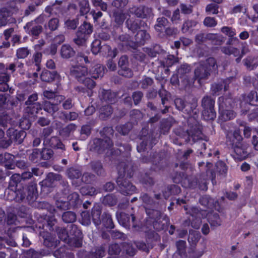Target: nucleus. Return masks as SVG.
<instances>
[{
  "label": "nucleus",
  "instance_id": "48",
  "mask_svg": "<svg viewBox=\"0 0 258 258\" xmlns=\"http://www.w3.org/2000/svg\"><path fill=\"white\" fill-rule=\"evenodd\" d=\"M26 105L27 106L26 108V112L31 115L37 114L39 111L41 110L42 108V105L39 102Z\"/></svg>",
  "mask_w": 258,
  "mask_h": 258
},
{
  "label": "nucleus",
  "instance_id": "61",
  "mask_svg": "<svg viewBox=\"0 0 258 258\" xmlns=\"http://www.w3.org/2000/svg\"><path fill=\"white\" fill-rule=\"evenodd\" d=\"M58 114L60 115L59 116L60 119H63L64 117L66 120L70 121L77 119L79 116L78 114L75 112H70L69 113H66L63 111H60L58 112Z\"/></svg>",
  "mask_w": 258,
  "mask_h": 258
},
{
  "label": "nucleus",
  "instance_id": "58",
  "mask_svg": "<svg viewBox=\"0 0 258 258\" xmlns=\"http://www.w3.org/2000/svg\"><path fill=\"white\" fill-rule=\"evenodd\" d=\"M197 24V22L196 21L187 19L183 22L181 27V31L183 33H187L190 29L195 27Z\"/></svg>",
  "mask_w": 258,
  "mask_h": 258
},
{
  "label": "nucleus",
  "instance_id": "38",
  "mask_svg": "<svg viewBox=\"0 0 258 258\" xmlns=\"http://www.w3.org/2000/svg\"><path fill=\"white\" fill-rule=\"evenodd\" d=\"M26 253L31 258H42L48 254V251L44 249L36 250L33 248H30Z\"/></svg>",
  "mask_w": 258,
  "mask_h": 258
},
{
  "label": "nucleus",
  "instance_id": "55",
  "mask_svg": "<svg viewBox=\"0 0 258 258\" xmlns=\"http://www.w3.org/2000/svg\"><path fill=\"white\" fill-rule=\"evenodd\" d=\"M92 169L98 175H103L104 173V170L103 168L102 163L99 161H94L90 163Z\"/></svg>",
  "mask_w": 258,
  "mask_h": 258
},
{
  "label": "nucleus",
  "instance_id": "14",
  "mask_svg": "<svg viewBox=\"0 0 258 258\" xmlns=\"http://www.w3.org/2000/svg\"><path fill=\"white\" fill-rule=\"evenodd\" d=\"M128 12L135 15L137 18H146L153 14L152 9L145 6L137 7L133 6L128 9Z\"/></svg>",
  "mask_w": 258,
  "mask_h": 258
},
{
  "label": "nucleus",
  "instance_id": "16",
  "mask_svg": "<svg viewBox=\"0 0 258 258\" xmlns=\"http://www.w3.org/2000/svg\"><path fill=\"white\" fill-rule=\"evenodd\" d=\"M247 148V145L242 142L238 145L232 149L233 153L231 154V156L235 160L241 161L244 160L248 155Z\"/></svg>",
  "mask_w": 258,
  "mask_h": 258
},
{
  "label": "nucleus",
  "instance_id": "36",
  "mask_svg": "<svg viewBox=\"0 0 258 258\" xmlns=\"http://www.w3.org/2000/svg\"><path fill=\"white\" fill-rule=\"evenodd\" d=\"M43 109L44 111L50 114L53 117L55 118L54 115V113L59 110V108L56 103H52L50 101H44L43 104Z\"/></svg>",
  "mask_w": 258,
  "mask_h": 258
},
{
  "label": "nucleus",
  "instance_id": "21",
  "mask_svg": "<svg viewBox=\"0 0 258 258\" xmlns=\"http://www.w3.org/2000/svg\"><path fill=\"white\" fill-rule=\"evenodd\" d=\"M150 38V34L145 30H138L134 36V40L132 41V47L135 48L136 44L143 45Z\"/></svg>",
  "mask_w": 258,
  "mask_h": 258
},
{
  "label": "nucleus",
  "instance_id": "51",
  "mask_svg": "<svg viewBox=\"0 0 258 258\" xmlns=\"http://www.w3.org/2000/svg\"><path fill=\"white\" fill-rule=\"evenodd\" d=\"M30 54L31 50L28 47H23L17 49L16 56L18 59H25Z\"/></svg>",
  "mask_w": 258,
  "mask_h": 258
},
{
  "label": "nucleus",
  "instance_id": "44",
  "mask_svg": "<svg viewBox=\"0 0 258 258\" xmlns=\"http://www.w3.org/2000/svg\"><path fill=\"white\" fill-rule=\"evenodd\" d=\"M220 113V117L223 121H227L232 119L235 117V112L231 109L219 110Z\"/></svg>",
  "mask_w": 258,
  "mask_h": 258
},
{
  "label": "nucleus",
  "instance_id": "11",
  "mask_svg": "<svg viewBox=\"0 0 258 258\" xmlns=\"http://www.w3.org/2000/svg\"><path fill=\"white\" fill-rule=\"evenodd\" d=\"M44 22L43 16L40 15L35 20L28 22L24 27L29 35L38 37L42 32V27L40 25Z\"/></svg>",
  "mask_w": 258,
  "mask_h": 258
},
{
  "label": "nucleus",
  "instance_id": "60",
  "mask_svg": "<svg viewBox=\"0 0 258 258\" xmlns=\"http://www.w3.org/2000/svg\"><path fill=\"white\" fill-rule=\"evenodd\" d=\"M67 174L68 177L72 179H78L82 176L81 171L74 167L68 169L67 170Z\"/></svg>",
  "mask_w": 258,
  "mask_h": 258
},
{
  "label": "nucleus",
  "instance_id": "56",
  "mask_svg": "<svg viewBox=\"0 0 258 258\" xmlns=\"http://www.w3.org/2000/svg\"><path fill=\"white\" fill-rule=\"evenodd\" d=\"M102 203L105 205L113 206L117 203V198L115 195H105L104 197Z\"/></svg>",
  "mask_w": 258,
  "mask_h": 258
},
{
  "label": "nucleus",
  "instance_id": "45",
  "mask_svg": "<svg viewBox=\"0 0 258 258\" xmlns=\"http://www.w3.org/2000/svg\"><path fill=\"white\" fill-rule=\"evenodd\" d=\"M168 23V20L164 17H159L157 19L154 28L157 32H162Z\"/></svg>",
  "mask_w": 258,
  "mask_h": 258
},
{
  "label": "nucleus",
  "instance_id": "41",
  "mask_svg": "<svg viewBox=\"0 0 258 258\" xmlns=\"http://www.w3.org/2000/svg\"><path fill=\"white\" fill-rule=\"evenodd\" d=\"M68 199H70L71 209L75 210L81 207L82 200L80 199L79 195H69Z\"/></svg>",
  "mask_w": 258,
  "mask_h": 258
},
{
  "label": "nucleus",
  "instance_id": "33",
  "mask_svg": "<svg viewBox=\"0 0 258 258\" xmlns=\"http://www.w3.org/2000/svg\"><path fill=\"white\" fill-rule=\"evenodd\" d=\"M244 65L249 70H253L258 66V56H248L243 59Z\"/></svg>",
  "mask_w": 258,
  "mask_h": 258
},
{
  "label": "nucleus",
  "instance_id": "7",
  "mask_svg": "<svg viewBox=\"0 0 258 258\" xmlns=\"http://www.w3.org/2000/svg\"><path fill=\"white\" fill-rule=\"evenodd\" d=\"M92 30V26L90 23L84 22L76 32L73 42L78 46L84 45Z\"/></svg>",
  "mask_w": 258,
  "mask_h": 258
},
{
  "label": "nucleus",
  "instance_id": "10",
  "mask_svg": "<svg viewBox=\"0 0 258 258\" xmlns=\"http://www.w3.org/2000/svg\"><path fill=\"white\" fill-rule=\"evenodd\" d=\"M116 218L119 223L125 228H129L131 223H132L133 227L138 231H142L143 230L142 224L137 225L135 224L136 216L135 214H131L121 212L119 214L118 212L116 214Z\"/></svg>",
  "mask_w": 258,
  "mask_h": 258
},
{
  "label": "nucleus",
  "instance_id": "49",
  "mask_svg": "<svg viewBox=\"0 0 258 258\" xmlns=\"http://www.w3.org/2000/svg\"><path fill=\"white\" fill-rule=\"evenodd\" d=\"M50 146L53 148L60 149L62 151L66 150L64 145L57 137H52L50 139Z\"/></svg>",
  "mask_w": 258,
  "mask_h": 258
},
{
  "label": "nucleus",
  "instance_id": "26",
  "mask_svg": "<svg viewBox=\"0 0 258 258\" xmlns=\"http://www.w3.org/2000/svg\"><path fill=\"white\" fill-rule=\"evenodd\" d=\"M230 83V79H227L225 80H222L217 83L213 84L211 86V91L213 94H219L223 89L224 91L228 89V85Z\"/></svg>",
  "mask_w": 258,
  "mask_h": 258
},
{
  "label": "nucleus",
  "instance_id": "47",
  "mask_svg": "<svg viewBox=\"0 0 258 258\" xmlns=\"http://www.w3.org/2000/svg\"><path fill=\"white\" fill-rule=\"evenodd\" d=\"M56 75L57 73L54 71L50 72L45 70L42 72L40 78L43 82H50L54 80Z\"/></svg>",
  "mask_w": 258,
  "mask_h": 258
},
{
  "label": "nucleus",
  "instance_id": "20",
  "mask_svg": "<svg viewBox=\"0 0 258 258\" xmlns=\"http://www.w3.org/2000/svg\"><path fill=\"white\" fill-rule=\"evenodd\" d=\"M102 210V206L98 204H95L91 209L92 221L96 226H99L101 224Z\"/></svg>",
  "mask_w": 258,
  "mask_h": 258
},
{
  "label": "nucleus",
  "instance_id": "59",
  "mask_svg": "<svg viewBox=\"0 0 258 258\" xmlns=\"http://www.w3.org/2000/svg\"><path fill=\"white\" fill-rule=\"evenodd\" d=\"M10 15V12L6 9L3 8L0 12V27L7 25L8 20V18Z\"/></svg>",
  "mask_w": 258,
  "mask_h": 258
},
{
  "label": "nucleus",
  "instance_id": "2",
  "mask_svg": "<svg viewBox=\"0 0 258 258\" xmlns=\"http://www.w3.org/2000/svg\"><path fill=\"white\" fill-rule=\"evenodd\" d=\"M38 222L35 226L36 228L43 229L45 227L52 232L56 233L60 240L67 242L69 240V233L66 228L56 225L57 220L54 215L43 214L38 219Z\"/></svg>",
  "mask_w": 258,
  "mask_h": 258
},
{
  "label": "nucleus",
  "instance_id": "42",
  "mask_svg": "<svg viewBox=\"0 0 258 258\" xmlns=\"http://www.w3.org/2000/svg\"><path fill=\"white\" fill-rule=\"evenodd\" d=\"M112 112L113 109L110 105H103L100 108L99 117L103 120H105L111 116Z\"/></svg>",
  "mask_w": 258,
  "mask_h": 258
},
{
  "label": "nucleus",
  "instance_id": "19",
  "mask_svg": "<svg viewBox=\"0 0 258 258\" xmlns=\"http://www.w3.org/2000/svg\"><path fill=\"white\" fill-rule=\"evenodd\" d=\"M88 74V69L82 66H72L70 69V75L80 82Z\"/></svg>",
  "mask_w": 258,
  "mask_h": 258
},
{
  "label": "nucleus",
  "instance_id": "13",
  "mask_svg": "<svg viewBox=\"0 0 258 258\" xmlns=\"http://www.w3.org/2000/svg\"><path fill=\"white\" fill-rule=\"evenodd\" d=\"M200 203L207 209L219 212L222 211L221 205L217 199L211 198L209 195H203L199 199Z\"/></svg>",
  "mask_w": 258,
  "mask_h": 258
},
{
  "label": "nucleus",
  "instance_id": "52",
  "mask_svg": "<svg viewBox=\"0 0 258 258\" xmlns=\"http://www.w3.org/2000/svg\"><path fill=\"white\" fill-rule=\"evenodd\" d=\"M245 101L249 104L258 106V95L256 92H250L245 97Z\"/></svg>",
  "mask_w": 258,
  "mask_h": 258
},
{
  "label": "nucleus",
  "instance_id": "3",
  "mask_svg": "<svg viewBox=\"0 0 258 258\" xmlns=\"http://www.w3.org/2000/svg\"><path fill=\"white\" fill-rule=\"evenodd\" d=\"M117 169L119 176L117 179L116 182L122 191L126 194H129V191H135L136 188L134 185L126 180H122L123 176L125 174L129 178L133 176L134 168L132 162L128 160H126V163L121 162L117 166Z\"/></svg>",
  "mask_w": 258,
  "mask_h": 258
},
{
  "label": "nucleus",
  "instance_id": "23",
  "mask_svg": "<svg viewBox=\"0 0 258 258\" xmlns=\"http://www.w3.org/2000/svg\"><path fill=\"white\" fill-rule=\"evenodd\" d=\"M99 97L101 100L112 103L115 102L116 98V94L110 90L100 89Z\"/></svg>",
  "mask_w": 258,
  "mask_h": 258
},
{
  "label": "nucleus",
  "instance_id": "32",
  "mask_svg": "<svg viewBox=\"0 0 258 258\" xmlns=\"http://www.w3.org/2000/svg\"><path fill=\"white\" fill-rule=\"evenodd\" d=\"M111 49V47L107 45H101V42L99 39H95L92 43L91 50L93 54H97L101 52L102 50Z\"/></svg>",
  "mask_w": 258,
  "mask_h": 258
},
{
  "label": "nucleus",
  "instance_id": "27",
  "mask_svg": "<svg viewBox=\"0 0 258 258\" xmlns=\"http://www.w3.org/2000/svg\"><path fill=\"white\" fill-rule=\"evenodd\" d=\"M205 217L207 218L208 221L213 229L220 226L221 224V221L218 213L206 212Z\"/></svg>",
  "mask_w": 258,
  "mask_h": 258
},
{
  "label": "nucleus",
  "instance_id": "18",
  "mask_svg": "<svg viewBox=\"0 0 258 258\" xmlns=\"http://www.w3.org/2000/svg\"><path fill=\"white\" fill-rule=\"evenodd\" d=\"M39 195H27L26 200L28 201V204L31 206H37L38 209H47V211H50L52 209V206L47 202H37Z\"/></svg>",
  "mask_w": 258,
  "mask_h": 258
},
{
  "label": "nucleus",
  "instance_id": "31",
  "mask_svg": "<svg viewBox=\"0 0 258 258\" xmlns=\"http://www.w3.org/2000/svg\"><path fill=\"white\" fill-rule=\"evenodd\" d=\"M77 126L75 124L70 123L59 130V135L64 139H67L76 131Z\"/></svg>",
  "mask_w": 258,
  "mask_h": 258
},
{
  "label": "nucleus",
  "instance_id": "5",
  "mask_svg": "<svg viewBox=\"0 0 258 258\" xmlns=\"http://www.w3.org/2000/svg\"><path fill=\"white\" fill-rule=\"evenodd\" d=\"M218 66L215 59L209 57L205 62H201L195 70V77L199 82L202 80L207 79L212 71L217 70Z\"/></svg>",
  "mask_w": 258,
  "mask_h": 258
},
{
  "label": "nucleus",
  "instance_id": "9",
  "mask_svg": "<svg viewBox=\"0 0 258 258\" xmlns=\"http://www.w3.org/2000/svg\"><path fill=\"white\" fill-rule=\"evenodd\" d=\"M32 177V173L30 171L23 172L21 175L19 174H14L10 178L9 184L8 187V193L10 192L20 193L22 187L20 184L21 179L24 180L29 179Z\"/></svg>",
  "mask_w": 258,
  "mask_h": 258
},
{
  "label": "nucleus",
  "instance_id": "22",
  "mask_svg": "<svg viewBox=\"0 0 258 258\" xmlns=\"http://www.w3.org/2000/svg\"><path fill=\"white\" fill-rule=\"evenodd\" d=\"M125 19V14L122 11L114 10L112 12V21L114 27L119 28L122 26Z\"/></svg>",
  "mask_w": 258,
  "mask_h": 258
},
{
  "label": "nucleus",
  "instance_id": "35",
  "mask_svg": "<svg viewBox=\"0 0 258 258\" xmlns=\"http://www.w3.org/2000/svg\"><path fill=\"white\" fill-rule=\"evenodd\" d=\"M201 237L199 231L194 230H189L188 236V241L191 246L195 247Z\"/></svg>",
  "mask_w": 258,
  "mask_h": 258
},
{
  "label": "nucleus",
  "instance_id": "34",
  "mask_svg": "<svg viewBox=\"0 0 258 258\" xmlns=\"http://www.w3.org/2000/svg\"><path fill=\"white\" fill-rule=\"evenodd\" d=\"M101 223L107 229H112L114 225L111 215L108 212H104L102 215Z\"/></svg>",
  "mask_w": 258,
  "mask_h": 258
},
{
  "label": "nucleus",
  "instance_id": "4",
  "mask_svg": "<svg viewBox=\"0 0 258 258\" xmlns=\"http://www.w3.org/2000/svg\"><path fill=\"white\" fill-rule=\"evenodd\" d=\"M113 130L110 127H105L100 132L101 137L104 138L101 139L96 138L93 140L91 145V150L102 153L106 150L110 149L113 146V143L110 140V136L113 134Z\"/></svg>",
  "mask_w": 258,
  "mask_h": 258
},
{
  "label": "nucleus",
  "instance_id": "62",
  "mask_svg": "<svg viewBox=\"0 0 258 258\" xmlns=\"http://www.w3.org/2000/svg\"><path fill=\"white\" fill-rule=\"evenodd\" d=\"M41 160H48L53 157L54 152L52 150L49 148H43L40 151Z\"/></svg>",
  "mask_w": 258,
  "mask_h": 258
},
{
  "label": "nucleus",
  "instance_id": "37",
  "mask_svg": "<svg viewBox=\"0 0 258 258\" xmlns=\"http://www.w3.org/2000/svg\"><path fill=\"white\" fill-rule=\"evenodd\" d=\"M176 246L177 247L176 252L179 256H180V258H187V253L186 252V241L182 240H179L176 242Z\"/></svg>",
  "mask_w": 258,
  "mask_h": 258
},
{
  "label": "nucleus",
  "instance_id": "64",
  "mask_svg": "<svg viewBox=\"0 0 258 258\" xmlns=\"http://www.w3.org/2000/svg\"><path fill=\"white\" fill-rule=\"evenodd\" d=\"M40 151L38 149L32 150V153L29 156V160L33 163H37L41 160Z\"/></svg>",
  "mask_w": 258,
  "mask_h": 258
},
{
  "label": "nucleus",
  "instance_id": "46",
  "mask_svg": "<svg viewBox=\"0 0 258 258\" xmlns=\"http://www.w3.org/2000/svg\"><path fill=\"white\" fill-rule=\"evenodd\" d=\"M221 51L226 55H233L236 57L240 55V50L231 46H225L221 48Z\"/></svg>",
  "mask_w": 258,
  "mask_h": 258
},
{
  "label": "nucleus",
  "instance_id": "25",
  "mask_svg": "<svg viewBox=\"0 0 258 258\" xmlns=\"http://www.w3.org/2000/svg\"><path fill=\"white\" fill-rule=\"evenodd\" d=\"M61 178V176L58 174H55L53 173H49L47 178L40 182V185L42 187L41 192H45V189H47L48 186L51 185L52 180H59Z\"/></svg>",
  "mask_w": 258,
  "mask_h": 258
},
{
  "label": "nucleus",
  "instance_id": "6",
  "mask_svg": "<svg viewBox=\"0 0 258 258\" xmlns=\"http://www.w3.org/2000/svg\"><path fill=\"white\" fill-rule=\"evenodd\" d=\"M8 140L0 141V148L7 149L12 143L20 145L22 144L26 137V133L23 130H19L14 127H9L6 131Z\"/></svg>",
  "mask_w": 258,
  "mask_h": 258
},
{
  "label": "nucleus",
  "instance_id": "1",
  "mask_svg": "<svg viewBox=\"0 0 258 258\" xmlns=\"http://www.w3.org/2000/svg\"><path fill=\"white\" fill-rule=\"evenodd\" d=\"M142 199L148 216L147 221L151 223L153 228L157 231L164 229L167 223H169V219L166 216L162 217L161 212L157 209L158 203L154 201L149 195H142Z\"/></svg>",
  "mask_w": 258,
  "mask_h": 258
},
{
  "label": "nucleus",
  "instance_id": "57",
  "mask_svg": "<svg viewBox=\"0 0 258 258\" xmlns=\"http://www.w3.org/2000/svg\"><path fill=\"white\" fill-rule=\"evenodd\" d=\"M81 219L80 220L81 224L84 226H88L91 223V215L89 211H83L81 214Z\"/></svg>",
  "mask_w": 258,
  "mask_h": 258
},
{
  "label": "nucleus",
  "instance_id": "40",
  "mask_svg": "<svg viewBox=\"0 0 258 258\" xmlns=\"http://www.w3.org/2000/svg\"><path fill=\"white\" fill-rule=\"evenodd\" d=\"M104 75V67L100 64L94 66L90 71V75L92 78L97 79Z\"/></svg>",
  "mask_w": 258,
  "mask_h": 258
},
{
  "label": "nucleus",
  "instance_id": "17",
  "mask_svg": "<svg viewBox=\"0 0 258 258\" xmlns=\"http://www.w3.org/2000/svg\"><path fill=\"white\" fill-rule=\"evenodd\" d=\"M226 143L231 149L238 145L242 142L243 138L240 135L239 130H235L233 132H227L226 133Z\"/></svg>",
  "mask_w": 258,
  "mask_h": 258
},
{
  "label": "nucleus",
  "instance_id": "28",
  "mask_svg": "<svg viewBox=\"0 0 258 258\" xmlns=\"http://www.w3.org/2000/svg\"><path fill=\"white\" fill-rule=\"evenodd\" d=\"M146 241L150 245V248L154 247V242L160 241L161 237L158 233L154 231H148L145 232Z\"/></svg>",
  "mask_w": 258,
  "mask_h": 258
},
{
  "label": "nucleus",
  "instance_id": "39",
  "mask_svg": "<svg viewBox=\"0 0 258 258\" xmlns=\"http://www.w3.org/2000/svg\"><path fill=\"white\" fill-rule=\"evenodd\" d=\"M188 136L192 139L194 142L198 141L203 139V134L199 127L197 126H193L187 132Z\"/></svg>",
  "mask_w": 258,
  "mask_h": 258
},
{
  "label": "nucleus",
  "instance_id": "29",
  "mask_svg": "<svg viewBox=\"0 0 258 258\" xmlns=\"http://www.w3.org/2000/svg\"><path fill=\"white\" fill-rule=\"evenodd\" d=\"M60 56L63 59H69L75 55L76 51L69 44H63L60 50Z\"/></svg>",
  "mask_w": 258,
  "mask_h": 258
},
{
  "label": "nucleus",
  "instance_id": "50",
  "mask_svg": "<svg viewBox=\"0 0 258 258\" xmlns=\"http://www.w3.org/2000/svg\"><path fill=\"white\" fill-rule=\"evenodd\" d=\"M69 239L73 237H82L83 233L80 229L75 224H72L70 227V229L68 231Z\"/></svg>",
  "mask_w": 258,
  "mask_h": 258
},
{
  "label": "nucleus",
  "instance_id": "8",
  "mask_svg": "<svg viewBox=\"0 0 258 258\" xmlns=\"http://www.w3.org/2000/svg\"><path fill=\"white\" fill-rule=\"evenodd\" d=\"M215 100L210 96H205L201 100V106L203 108L202 115L206 120H214L216 116L214 109Z\"/></svg>",
  "mask_w": 258,
  "mask_h": 258
},
{
  "label": "nucleus",
  "instance_id": "24",
  "mask_svg": "<svg viewBox=\"0 0 258 258\" xmlns=\"http://www.w3.org/2000/svg\"><path fill=\"white\" fill-rule=\"evenodd\" d=\"M141 21L134 17L127 19L125 25L128 30L132 33H136L140 28Z\"/></svg>",
  "mask_w": 258,
  "mask_h": 258
},
{
  "label": "nucleus",
  "instance_id": "63",
  "mask_svg": "<svg viewBox=\"0 0 258 258\" xmlns=\"http://www.w3.org/2000/svg\"><path fill=\"white\" fill-rule=\"evenodd\" d=\"M123 248L126 254L130 256H134L137 251L133 244L128 242H124L123 243Z\"/></svg>",
  "mask_w": 258,
  "mask_h": 258
},
{
  "label": "nucleus",
  "instance_id": "12",
  "mask_svg": "<svg viewBox=\"0 0 258 258\" xmlns=\"http://www.w3.org/2000/svg\"><path fill=\"white\" fill-rule=\"evenodd\" d=\"M40 238L43 239V244L47 247L55 248L59 243V240L56 239L55 235H52L47 231L39 229Z\"/></svg>",
  "mask_w": 258,
  "mask_h": 258
},
{
  "label": "nucleus",
  "instance_id": "54",
  "mask_svg": "<svg viewBox=\"0 0 258 258\" xmlns=\"http://www.w3.org/2000/svg\"><path fill=\"white\" fill-rule=\"evenodd\" d=\"M76 218L75 213L72 211L65 212L62 215V220L67 223H72L75 222Z\"/></svg>",
  "mask_w": 258,
  "mask_h": 258
},
{
  "label": "nucleus",
  "instance_id": "43",
  "mask_svg": "<svg viewBox=\"0 0 258 258\" xmlns=\"http://www.w3.org/2000/svg\"><path fill=\"white\" fill-rule=\"evenodd\" d=\"M13 125L12 119L5 112L0 113V125L4 128L8 127L9 125Z\"/></svg>",
  "mask_w": 258,
  "mask_h": 258
},
{
  "label": "nucleus",
  "instance_id": "30",
  "mask_svg": "<svg viewBox=\"0 0 258 258\" xmlns=\"http://www.w3.org/2000/svg\"><path fill=\"white\" fill-rule=\"evenodd\" d=\"M218 103L219 110L231 109L234 101L231 97L221 96L219 98Z\"/></svg>",
  "mask_w": 258,
  "mask_h": 258
},
{
  "label": "nucleus",
  "instance_id": "15",
  "mask_svg": "<svg viewBox=\"0 0 258 258\" xmlns=\"http://www.w3.org/2000/svg\"><path fill=\"white\" fill-rule=\"evenodd\" d=\"M177 73L184 86L189 84L191 79V68L189 64L180 65L177 69Z\"/></svg>",
  "mask_w": 258,
  "mask_h": 258
},
{
  "label": "nucleus",
  "instance_id": "53",
  "mask_svg": "<svg viewBox=\"0 0 258 258\" xmlns=\"http://www.w3.org/2000/svg\"><path fill=\"white\" fill-rule=\"evenodd\" d=\"M179 58L173 55H168L165 60L161 62V64L164 68L170 67L175 63L178 62Z\"/></svg>",
  "mask_w": 258,
  "mask_h": 258
}]
</instances>
